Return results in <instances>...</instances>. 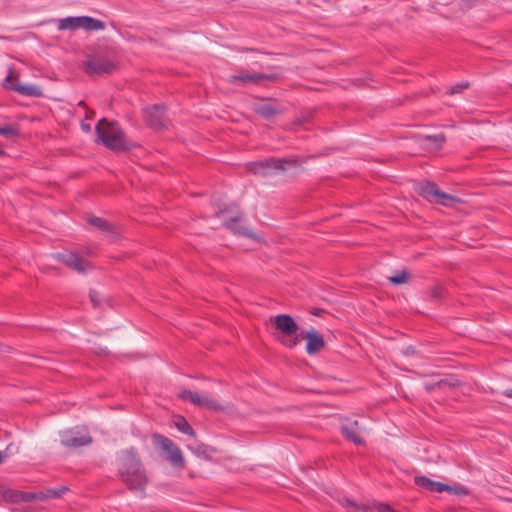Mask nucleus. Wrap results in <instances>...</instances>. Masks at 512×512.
<instances>
[{
    "mask_svg": "<svg viewBox=\"0 0 512 512\" xmlns=\"http://www.w3.org/2000/svg\"><path fill=\"white\" fill-rule=\"evenodd\" d=\"M106 24L96 18L89 16L66 17L59 20V30H76L82 28L86 31L104 30Z\"/></svg>",
    "mask_w": 512,
    "mask_h": 512,
    "instance_id": "nucleus-7",
    "label": "nucleus"
},
{
    "mask_svg": "<svg viewBox=\"0 0 512 512\" xmlns=\"http://www.w3.org/2000/svg\"><path fill=\"white\" fill-rule=\"evenodd\" d=\"M444 486H446V488L443 489V492L445 491V492L455 494V495H467L468 494V489L465 486H462V485L452 486L449 484H444Z\"/></svg>",
    "mask_w": 512,
    "mask_h": 512,
    "instance_id": "nucleus-26",
    "label": "nucleus"
},
{
    "mask_svg": "<svg viewBox=\"0 0 512 512\" xmlns=\"http://www.w3.org/2000/svg\"><path fill=\"white\" fill-rule=\"evenodd\" d=\"M144 118L149 127L155 130H162L167 127L165 107L161 104H154L144 109Z\"/></svg>",
    "mask_w": 512,
    "mask_h": 512,
    "instance_id": "nucleus-10",
    "label": "nucleus"
},
{
    "mask_svg": "<svg viewBox=\"0 0 512 512\" xmlns=\"http://www.w3.org/2000/svg\"><path fill=\"white\" fill-rule=\"evenodd\" d=\"M15 81L14 76L12 75V72L5 78L4 80V86L9 88L11 85H15L16 83H13Z\"/></svg>",
    "mask_w": 512,
    "mask_h": 512,
    "instance_id": "nucleus-34",
    "label": "nucleus"
},
{
    "mask_svg": "<svg viewBox=\"0 0 512 512\" xmlns=\"http://www.w3.org/2000/svg\"><path fill=\"white\" fill-rule=\"evenodd\" d=\"M375 507L378 512H397L390 505L384 503H376Z\"/></svg>",
    "mask_w": 512,
    "mask_h": 512,
    "instance_id": "nucleus-29",
    "label": "nucleus"
},
{
    "mask_svg": "<svg viewBox=\"0 0 512 512\" xmlns=\"http://www.w3.org/2000/svg\"><path fill=\"white\" fill-rule=\"evenodd\" d=\"M231 212V216L224 218V225L235 234L243 235L249 238H254L255 235L249 228L237 225V223L242 218V213L238 210V208L235 206L234 211L231 210Z\"/></svg>",
    "mask_w": 512,
    "mask_h": 512,
    "instance_id": "nucleus-15",
    "label": "nucleus"
},
{
    "mask_svg": "<svg viewBox=\"0 0 512 512\" xmlns=\"http://www.w3.org/2000/svg\"><path fill=\"white\" fill-rule=\"evenodd\" d=\"M341 431L344 437L353 442L356 445H361L364 443L363 439L360 436L362 431V427L357 420H346L341 425Z\"/></svg>",
    "mask_w": 512,
    "mask_h": 512,
    "instance_id": "nucleus-16",
    "label": "nucleus"
},
{
    "mask_svg": "<svg viewBox=\"0 0 512 512\" xmlns=\"http://www.w3.org/2000/svg\"><path fill=\"white\" fill-rule=\"evenodd\" d=\"M414 482L417 486L431 492L441 493L443 492V489L446 488V486H444V483L433 481L426 476H416L414 478Z\"/></svg>",
    "mask_w": 512,
    "mask_h": 512,
    "instance_id": "nucleus-18",
    "label": "nucleus"
},
{
    "mask_svg": "<svg viewBox=\"0 0 512 512\" xmlns=\"http://www.w3.org/2000/svg\"><path fill=\"white\" fill-rule=\"evenodd\" d=\"M277 78L275 74L250 72L239 69L235 74L228 77V82L233 85L245 86L247 84H260L264 81H273Z\"/></svg>",
    "mask_w": 512,
    "mask_h": 512,
    "instance_id": "nucleus-9",
    "label": "nucleus"
},
{
    "mask_svg": "<svg viewBox=\"0 0 512 512\" xmlns=\"http://www.w3.org/2000/svg\"><path fill=\"white\" fill-rule=\"evenodd\" d=\"M98 139L109 149L114 151H127L131 148L124 132L117 122H109L102 118L95 127Z\"/></svg>",
    "mask_w": 512,
    "mask_h": 512,
    "instance_id": "nucleus-2",
    "label": "nucleus"
},
{
    "mask_svg": "<svg viewBox=\"0 0 512 512\" xmlns=\"http://www.w3.org/2000/svg\"><path fill=\"white\" fill-rule=\"evenodd\" d=\"M425 141L429 144L433 145V148L439 149L445 142V136L443 133H438L435 135H428L425 137Z\"/></svg>",
    "mask_w": 512,
    "mask_h": 512,
    "instance_id": "nucleus-24",
    "label": "nucleus"
},
{
    "mask_svg": "<svg viewBox=\"0 0 512 512\" xmlns=\"http://www.w3.org/2000/svg\"><path fill=\"white\" fill-rule=\"evenodd\" d=\"M57 259L69 268L77 271L78 273H85L87 271V263L80 258L76 253L63 252L57 254Z\"/></svg>",
    "mask_w": 512,
    "mask_h": 512,
    "instance_id": "nucleus-17",
    "label": "nucleus"
},
{
    "mask_svg": "<svg viewBox=\"0 0 512 512\" xmlns=\"http://www.w3.org/2000/svg\"><path fill=\"white\" fill-rule=\"evenodd\" d=\"M117 469L119 478L129 490L141 493L145 491L148 477L135 447L127 448L118 453Z\"/></svg>",
    "mask_w": 512,
    "mask_h": 512,
    "instance_id": "nucleus-1",
    "label": "nucleus"
},
{
    "mask_svg": "<svg viewBox=\"0 0 512 512\" xmlns=\"http://www.w3.org/2000/svg\"><path fill=\"white\" fill-rule=\"evenodd\" d=\"M4 154V152L2 150H0V156H2Z\"/></svg>",
    "mask_w": 512,
    "mask_h": 512,
    "instance_id": "nucleus-40",
    "label": "nucleus"
},
{
    "mask_svg": "<svg viewBox=\"0 0 512 512\" xmlns=\"http://www.w3.org/2000/svg\"><path fill=\"white\" fill-rule=\"evenodd\" d=\"M88 223L103 232H110L112 229V225L108 221L100 217L90 216L88 218Z\"/></svg>",
    "mask_w": 512,
    "mask_h": 512,
    "instance_id": "nucleus-22",
    "label": "nucleus"
},
{
    "mask_svg": "<svg viewBox=\"0 0 512 512\" xmlns=\"http://www.w3.org/2000/svg\"><path fill=\"white\" fill-rule=\"evenodd\" d=\"M82 128H83L84 130H87V131H88V130L90 129V126H89V125H84V124H83V125H82Z\"/></svg>",
    "mask_w": 512,
    "mask_h": 512,
    "instance_id": "nucleus-38",
    "label": "nucleus"
},
{
    "mask_svg": "<svg viewBox=\"0 0 512 512\" xmlns=\"http://www.w3.org/2000/svg\"><path fill=\"white\" fill-rule=\"evenodd\" d=\"M0 135L11 139L18 135V130L13 126H5L1 128Z\"/></svg>",
    "mask_w": 512,
    "mask_h": 512,
    "instance_id": "nucleus-27",
    "label": "nucleus"
},
{
    "mask_svg": "<svg viewBox=\"0 0 512 512\" xmlns=\"http://www.w3.org/2000/svg\"><path fill=\"white\" fill-rule=\"evenodd\" d=\"M188 449L199 458L210 459L211 454L215 452V450L203 443H195L192 445H188Z\"/></svg>",
    "mask_w": 512,
    "mask_h": 512,
    "instance_id": "nucleus-20",
    "label": "nucleus"
},
{
    "mask_svg": "<svg viewBox=\"0 0 512 512\" xmlns=\"http://www.w3.org/2000/svg\"><path fill=\"white\" fill-rule=\"evenodd\" d=\"M152 441L155 448L161 451L160 455L165 457L174 467L184 466L182 452L172 440L161 434H153Z\"/></svg>",
    "mask_w": 512,
    "mask_h": 512,
    "instance_id": "nucleus-5",
    "label": "nucleus"
},
{
    "mask_svg": "<svg viewBox=\"0 0 512 512\" xmlns=\"http://www.w3.org/2000/svg\"><path fill=\"white\" fill-rule=\"evenodd\" d=\"M9 89L16 91L22 95L25 96H33V97H39L42 95L41 88L36 85H23L20 83H16L15 85H11Z\"/></svg>",
    "mask_w": 512,
    "mask_h": 512,
    "instance_id": "nucleus-19",
    "label": "nucleus"
},
{
    "mask_svg": "<svg viewBox=\"0 0 512 512\" xmlns=\"http://www.w3.org/2000/svg\"><path fill=\"white\" fill-rule=\"evenodd\" d=\"M418 193L432 203L448 205L449 201H457L456 197L441 191L434 182L425 181L419 183Z\"/></svg>",
    "mask_w": 512,
    "mask_h": 512,
    "instance_id": "nucleus-8",
    "label": "nucleus"
},
{
    "mask_svg": "<svg viewBox=\"0 0 512 512\" xmlns=\"http://www.w3.org/2000/svg\"><path fill=\"white\" fill-rule=\"evenodd\" d=\"M180 398L185 401H190L194 405L201 408H206L215 411L222 409V407L216 400L208 397L207 395L199 394L191 390H183L180 393Z\"/></svg>",
    "mask_w": 512,
    "mask_h": 512,
    "instance_id": "nucleus-12",
    "label": "nucleus"
},
{
    "mask_svg": "<svg viewBox=\"0 0 512 512\" xmlns=\"http://www.w3.org/2000/svg\"><path fill=\"white\" fill-rule=\"evenodd\" d=\"M18 498H21V500H24V501H28L30 499L33 498V495L30 494V493H20V494H16L15 495V498L13 499V501H17Z\"/></svg>",
    "mask_w": 512,
    "mask_h": 512,
    "instance_id": "nucleus-33",
    "label": "nucleus"
},
{
    "mask_svg": "<svg viewBox=\"0 0 512 512\" xmlns=\"http://www.w3.org/2000/svg\"><path fill=\"white\" fill-rule=\"evenodd\" d=\"M389 282L394 285H401L408 281L409 279V273L406 270H403L401 272L395 273L393 276H390Z\"/></svg>",
    "mask_w": 512,
    "mask_h": 512,
    "instance_id": "nucleus-25",
    "label": "nucleus"
},
{
    "mask_svg": "<svg viewBox=\"0 0 512 512\" xmlns=\"http://www.w3.org/2000/svg\"><path fill=\"white\" fill-rule=\"evenodd\" d=\"M6 457V454L0 451V463H2L3 459Z\"/></svg>",
    "mask_w": 512,
    "mask_h": 512,
    "instance_id": "nucleus-36",
    "label": "nucleus"
},
{
    "mask_svg": "<svg viewBox=\"0 0 512 512\" xmlns=\"http://www.w3.org/2000/svg\"><path fill=\"white\" fill-rule=\"evenodd\" d=\"M445 290L440 285L431 287L427 292V297L430 301H439L444 297Z\"/></svg>",
    "mask_w": 512,
    "mask_h": 512,
    "instance_id": "nucleus-23",
    "label": "nucleus"
},
{
    "mask_svg": "<svg viewBox=\"0 0 512 512\" xmlns=\"http://www.w3.org/2000/svg\"><path fill=\"white\" fill-rule=\"evenodd\" d=\"M83 69L91 76L111 74L117 69V62L113 51L99 50L89 55L83 62Z\"/></svg>",
    "mask_w": 512,
    "mask_h": 512,
    "instance_id": "nucleus-3",
    "label": "nucleus"
},
{
    "mask_svg": "<svg viewBox=\"0 0 512 512\" xmlns=\"http://www.w3.org/2000/svg\"><path fill=\"white\" fill-rule=\"evenodd\" d=\"M89 297L94 307H97L100 304L99 295L96 291H90Z\"/></svg>",
    "mask_w": 512,
    "mask_h": 512,
    "instance_id": "nucleus-31",
    "label": "nucleus"
},
{
    "mask_svg": "<svg viewBox=\"0 0 512 512\" xmlns=\"http://www.w3.org/2000/svg\"><path fill=\"white\" fill-rule=\"evenodd\" d=\"M446 383H447L446 381H440L438 384H439V386H442V385H444Z\"/></svg>",
    "mask_w": 512,
    "mask_h": 512,
    "instance_id": "nucleus-39",
    "label": "nucleus"
},
{
    "mask_svg": "<svg viewBox=\"0 0 512 512\" xmlns=\"http://www.w3.org/2000/svg\"><path fill=\"white\" fill-rule=\"evenodd\" d=\"M227 212H228L227 210H220L219 212H217V213H216V215H217L218 217H220V216L225 217V215H226V213H227Z\"/></svg>",
    "mask_w": 512,
    "mask_h": 512,
    "instance_id": "nucleus-35",
    "label": "nucleus"
},
{
    "mask_svg": "<svg viewBox=\"0 0 512 512\" xmlns=\"http://www.w3.org/2000/svg\"><path fill=\"white\" fill-rule=\"evenodd\" d=\"M342 505L345 506L346 508H351L354 510L358 509V505L354 501H352L348 498H344L342 500Z\"/></svg>",
    "mask_w": 512,
    "mask_h": 512,
    "instance_id": "nucleus-32",
    "label": "nucleus"
},
{
    "mask_svg": "<svg viewBox=\"0 0 512 512\" xmlns=\"http://www.w3.org/2000/svg\"><path fill=\"white\" fill-rule=\"evenodd\" d=\"M67 487H61L59 489H52L48 491V497L50 498H58L60 497L65 491H67Z\"/></svg>",
    "mask_w": 512,
    "mask_h": 512,
    "instance_id": "nucleus-28",
    "label": "nucleus"
},
{
    "mask_svg": "<svg viewBox=\"0 0 512 512\" xmlns=\"http://www.w3.org/2000/svg\"><path fill=\"white\" fill-rule=\"evenodd\" d=\"M301 339L307 340L306 352L308 355L318 353L326 345L323 336L314 327H310V329L306 331H301L300 340Z\"/></svg>",
    "mask_w": 512,
    "mask_h": 512,
    "instance_id": "nucleus-13",
    "label": "nucleus"
},
{
    "mask_svg": "<svg viewBox=\"0 0 512 512\" xmlns=\"http://www.w3.org/2000/svg\"><path fill=\"white\" fill-rule=\"evenodd\" d=\"M175 427L183 434L189 435L191 437L196 436L195 430L191 427V425L187 422V420L182 416H176L174 420Z\"/></svg>",
    "mask_w": 512,
    "mask_h": 512,
    "instance_id": "nucleus-21",
    "label": "nucleus"
},
{
    "mask_svg": "<svg viewBox=\"0 0 512 512\" xmlns=\"http://www.w3.org/2000/svg\"><path fill=\"white\" fill-rule=\"evenodd\" d=\"M286 165L294 166L296 165V160L288 158L277 159L271 157L250 162L247 164V169L255 175L266 177L272 175L274 171H284L286 169Z\"/></svg>",
    "mask_w": 512,
    "mask_h": 512,
    "instance_id": "nucleus-4",
    "label": "nucleus"
},
{
    "mask_svg": "<svg viewBox=\"0 0 512 512\" xmlns=\"http://www.w3.org/2000/svg\"><path fill=\"white\" fill-rule=\"evenodd\" d=\"M274 325L284 335V338L281 340L283 345L288 348H294L299 344L300 334H297L299 327L290 315H277L274 318Z\"/></svg>",
    "mask_w": 512,
    "mask_h": 512,
    "instance_id": "nucleus-6",
    "label": "nucleus"
},
{
    "mask_svg": "<svg viewBox=\"0 0 512 512\" xmlns=\"http://www.w3.org/2000/svg\"><path fill=\"white\" fill-rule=\"evenodd\" d=\"M506 395L508 397H512V388L510 390L507 391Z\"/></svg>",
    "mask_w": 512,
    "mask_h": 512,
    "instance_id": "nucleus-37",
    "label": "nucleus"
},
{
    "mask_svg": "<svg viewBox=\"0 0 512 512\" xmlns=\"http://www.w3.org/2000/svg\"><path fill=\"white\" fill-rule=\"evenodd\" d=\"M467 87H468V83L467 82L466 83L456 84L453 87H451L450 94L460 93V92H462Z\"/></svg>",
    "mask_w": 512,
    "mask_h": 512,
    "instance_id": "nucleus-30",
    "label": "nucleus"
},
{
    "mask_svg": "<svg viewBox=\"0 0 512 512\" xmlns=\"http://www.w3.org/2000/svg\"><path fill=\"white\" fill-rule=\"evenodd\" d=\"M253 110L256 114L267 120L284 112L283 106L271 99L260 100L254 103Z\"/></svg>",
    "mask_w": 512,
    "mask_h": 512,
    "instance_id": "nucleus-14",
    "label": "nucleus"
},
{
    "mask_svg": "<svg viewBox=\"0 0 512 512\" xmlns=\"http://www.w3.org/2000/svg\"><path fill=\"white\" fill-rule=\"evenodd\" d=\"M60 443L67 448H79L92 443V437L88 433L82 434L78 430H66L60 433Z\"/></svg>",
    "mask_w": 512,
    "mask_h": 512,
    "instance_id": "nucleus-11",
    "label": "nucleus"
}]
</instances>
